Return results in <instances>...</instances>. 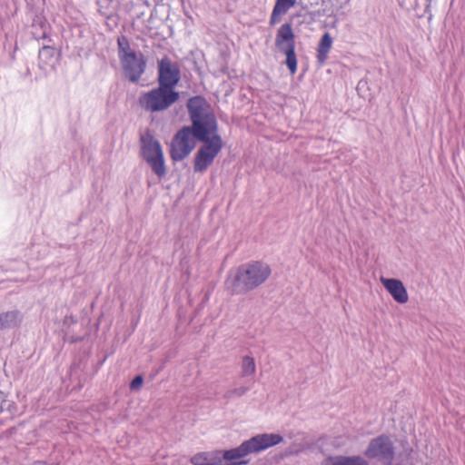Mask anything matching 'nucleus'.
<instances>
[{
  "label": "nucleus",
  "instance_id": "nucleus-1",
  "mask_svg": "<svg viewBox=\"0 0 465 465\" xmlns=\"http://www.w3.org/2000/svg\"><path fill=\"white\" fill-rule=\"evenodd\" d=\"M271 274L269 264L261 261L250 262L240 265L234 272H231L225 284L231 294H244L263 284Z\"/></svg>",
  "mask_w": 465,
  "mask_h": 465
},
{
  "label": "nucleus",
  "instance_id": "nucleus-2",
  "mask_svg": "<svg viewBox=\"0 0 465 465\" xmlns=\"http://www.w3.org/2000/svg\"><path fill=\"white\" fill-rule=\"evenodd\" d=\"M186 106L192 122L190 127L194 129L195 139L205 141L207 134L218 132L217 119L213 113L208 112L210 105L203 96L191 97Z\"/></svg>",
  "mask_w": 465,
  "mask_h": 465
},
{
  "label": "nucleus",
  "instance_id": "nucleus-3",
  "mask_svg": "<svg viewBox=\"0 0 465 465\" xmlns=\"http://www.w3.org/2000/svg\"><path fill=\"white\" fill-rule=\"evenodd\" d=\"M282 437L279 434H259L243 441L239 447L228 450H221V460L223 465H242L248 461L243 458L251 453L262 451L279 444Z\"/></svg>",
  "mask_w": 465,
  "mask_h": 465
},
{
  "label": "nucleus",
  "instance_id": "nucleus-4",
  "mask_svg": "<svg viewBox=\"0 0 465 465\" xmlns=\"http://www.w3.org/2000/svg\"><path fill=\"white\" fill-rule=\"evenodd\" d=\"M117 54L124 77L131 83H137L145 72L146 56L134 50L124 35L117 38Z\"/></svg>",
  "mask_w": 465,
  "mask_h": 465
},
{
  "label": "nucleus",
  "instance_id": "nucleus-5",
  "mask_svg": "<svg viewBox=\"0 0 465 465\" xmlns=\"http://www.w3.org/2000/svg\"><path fill=\"white\" fill-rule=\"evenodd\" d=\"M179 97V93L175 90H170L158 85L148 92L141 94L138 103L143 110L157 113L168 109L178 101Z\"/></svg>",
  "mask_w": 465,
  "mask_h": 465
},
{
  "label": "nucleus",
  "instance_id": "nucleus-6",
  "mask_svg": "<svg viewBox=\"0 0 465 465\" xmlns=\"http://www.w3.org/2000/svg\"><path fill=\"white\" fill-rule=\"evenodd\" d=\"M141 153L154 174L159 178L165 176L166 167L161 143L150 132L141 136Z\"/></svg>",
  "mask_w": 465,
  "mask_h": 465
},
{
  "label": "nucleus",
  "instance_id": "nucleus-7",
  "mask_svg": "<svg viewBox=\"0 0 465 465\" xmlns=\"http://www.w3.org/2000/svg\"><path fill=\"white\" fill-rule=\"evenodd\" d=\"M194 156L193 171L195 173H203L213 163L215 157L221 152L223 143L221 135L217 133L207 134V140Z\"/></svg>",
  "mask_w": 465,
  "mask_h": 465
},
{
  "label": "nucleus",
  "instance_id": "nucleus-8",
  "mask_svg": "<svg viewBox=\"0 0 465 465\" xmlns=\"http://www.w3.org/2000/svg\"><path fill=\"white\" fill-rule=\"evenodd\" d=\"M194 129L190 126H183L173 136L170 157L173 162L184 160L195 147Z\"/></svg>",
  "mask_w": 465,
  "mask_h": 465
},
{
  "label": "nucleus",
  "instance_id": "nucleus-9",
  "mask_svg": "<svg viewBox=\"0 0 465 465\" xmlns=\"http://www.w3.org/2000/svg\"><path fill=\"white\" fill-rule=\"evenodd\" d=\"M364 454L369 459H378L391 465L394 459L393 444L389 437L381 435L371 440Z\"/></svg>",
  "mask_w": 465,
  "mask_h": 465
},
{
  "label": "nucleus",
  "instance_id": "nucleus-10",
  "mask_svg": "<svg viewBox=\"0 0 465 465\" xmlns=\"http://www.w3.org/2000/svg\"><path fill=\"white\" fill-rule=\"evenodd\" d=\"M181 79V71L177 64L164 56L158 62V85L174 90Z\"/></svg>",
  "mask_w": 465,
  "mask_h": 465
},
{
  "label": "nucleus",
  "instance_id": "nucleus-11",
  "mask_svg": "<svg viewBox=\"0 0 465 465\" xmlns=\"http://www.w3.org/2000/svg\"><path fill=\"white\" fill-rule=\"evenodd\" d=\"M275 46L279 51L288 49L290 46L295 47V35L290 23H285L279 27L275 37Z\"/></svg>",
  "mask_w": 465,
  "mask_h": 465
},
{
  "label": "nucleus",
  "instance_id": "nucleus-12",
  "mask_svg": "<svg viewBox=\"0 0 465 465\" xmlns=\"http://www.w3.org/2000/svg\"><path fill=\"white\" fill-rule=\"evenodd\" d=\"M382 283L392 298L399 303L408 301V293L403 283L397 279H382Z\"/></svg>",
  "mask_w": 465,
  "mask_h": 465
},
{
  "label": "nucleus",
  "instance_id": "nucleus-13",
  "mask_svg": "<svg viewBox=\"0 0 465 465\" xmlns=\"http://www.w3.org/2000/svg\"><path fill=\"white\" fill-rule=\"evenodd\" d=\"M221 459V450H213L196 453L190 461L193 465H223Z\"/></svg>",
  "mask_w": 465,
  "mask_h": 465
},
{
  "label": "nucleus",
  "instance_id": "nucleus-14",
  "mask_svg": "<svg viewBox=\"0 0 465 465\" xmlns=\"http://www.w3.org/2000/svg\"><path fill=\"white\" fill-rule=\"evenodd\" d=\"M297 0H276L269 24L274 25L282 20V16L296 5Z\"/></svg>",
  "mask_w": 465,
  "mask_h": 465
},
{
  "label": "nucleus",
  "instance_id": "nucleus-15",
  "mask_svg": "<svg viewBox=\"0 0 465 465\" xmlns=\"http://www.w3.org/2000/svg\"><path fill=\"white\" fill-rule=\"evenodd\" d=\"M323 465H369L361 456H334L328 457Z\"/></svg>",
  "mask_w": 465,
  "mask_h": 465
},
{
  "label": "nucleus",
  "instance_id": "nucleus-16",
  "mask_svg": "<svg viewBox=\"0 0 465 465\" xmlns=\"http://www.w3.org/2000/svg\"><path fill=\"white\" fill-rule=\"evenodd\" d=\"M331 45H332V37L327 32L322 36V38L319 42L318 47H317L316 58H317V62L321 65L324 64V63L326 62V60L328 58V54L331 51Z\"/></svg>",
  "mask_w": 465,
  "mask_h": 465
},
{
  "label": "nucleus",
  "instance_id": "nucleus-17",
  "mask_svg": "<svg viewBox=\"0 0 465 465\" xmlns=\"http://www.w3.org/2000/svg\"><path fill=\"white\" fill-rule=\"evenodd\" d=\"M49 29V24L43 17H36L34 19L32 24V35L35 39L40 40L48 38Z\"/></svg>",
  "mask_w": 465,
  "mask_h": 465
},
{
  "label": "nucleus",
  "instance_id": "nucleus-18",
  "mask_svg": "<svg viewBox=\"0 0 465 465\" xmlns=\"http://www.w3.org/2000/svg\"><path fill=\"white\" fill-rule=\"evenodd\" d=\"M99 13L106 17H111L118 5L117 0H96Z\"/></svg>",
  "mask_w": 465,
  "mask_h": 465
},
{
  "label": "nucleus",
  "instance_id": "nucleus-19",
  "mask_svg": "<svg viewBox=\"0 0 465 465\" xmlns=\"http://www.w3.org/2000/svg\"><path fill=\"white\" fill-rule=\"evenodd\" d=\"M280 52L286 55L285 64L291 74H294L297 71V57L295 54V47L290 46L288 49H284Z\"/></svg>",
  "mask_w": 465,
  "mask_h": 465
},
{
  "label": "nucleus",
  "instance_id": "nucleus-20",
  "mask_svg": "<svg viewBox=\"0 0 465 465\" xmlns=\"http://www.w3.org/2000/svg\"><path fill=\"white\" fill-rule=\"evenodd\" d=\"M55 49L51 45H44L38 53V58L41 64L48 65L54 58Z\"/></svg>",
  "mask_w": 465,
  "mask_h": 465
},
{
  "label": "nucleus",
  "instance_id": "nucleus-21",
  "mask_svg": "<svg viewBox=\"0 0 465 465\" xmlns=\"http://www.w3.org/2000/svg\"><path fill=\"white\" fill-rule=\"evenodd\" d=\"M255 362L252 357L245 356L242 362V376L252 375L255 372Z\"/></svg>",
  "mask_w": 465,
  "mask_h": 465
},
{
  "label": "nucleus",
  "instance_id": "nucleus-22",
  "mask_svg": "<svg viewBox=\"0 0 465 465\" xmlns=\"http://www.w3.org/2000/svg\"><path fill=\"white\" fill-rule=\"evenodd\" d=\"M20 317L21 315L18 311H12L0 314V320H17Z\"/></svg>",
  "mask_w": 465,
  "mask_h": 465
},
{
  "label": "nucleus",
  "instance_id": "nucleus-23",
  "mask_svg": "<svg viewBox=\"0 0 465 465\" xmlns=\"http://www.w3.org/2000/svg\"><path fill=\"white\" fill-rule=\"evenodd\" d=\"M143 379L141 375H137L136 377H134L133 379V381H131L130 383V389L132 391H136V390H139L142 385H143Z\"/></svg>",
  "mask_w": 465,
  "mask_h": 465
},
{
  "label": "nucleus",
  "instance_id": "nucleus-24",
  "mask_svg": "<svg viewBox=\"0 0 465 465\" xmlns=\"http://www.w3.org/2000/svg\"><path fill=\"white\" fill-rule=\"evenodd\" d=\"M33 465H57V464H46L43 461H35Z\"/></svg>",
  "mask_w": 465,
  "mask_h": 465
},
{
  "label": "nucleus",
  "instance_id": "nucleus-25",
  "mask_svg": "<svg viewBox=\"0 0 465 465\" xmlns=\"http://www.w3.org/2000/svg\"><path fill=\"white\" fill-rule=\"evenodd\" d=\"M245 392V390L244 389H241V391L239 392V394H243Z\"/></svg>",
  "mask_w": 465,
  "mask_h": 465
}]
</instances>
